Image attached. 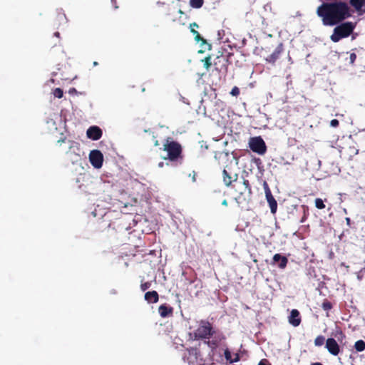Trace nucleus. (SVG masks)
<instances>
[{
  "label": "nucleus",
  "mask_w": 365,
  "mask_h": 365,
  "mask_svg": "<svg viewBox=\"0 0 365 365\" xmlns=\"http://www.w3.org/2000/svg\"><path fill=\"white\" fill-rule=\"evenodd\" d=\"M317 14L326 26L337 25L351 16L348 4L341 1L322 3L317 7Z\"/></svg>",
  "instance_id": "f257e3e1"
},
{
  "label": "nucleus",
  "mask_w": 365,
  "mask_h": 365,
  "mask_svg": "<svg viewBox=\"0 0 365 365\" xmlns=\"http://www.w3.org/2000/svg\"><path fill=\"white\" fill-rule=\"evenodd\" d=\"M195 339H208L205 343L212 349H216L224 339L220 331L215 330L212 324L207 320H201L199 327L192 333Z\"/></svg>",
  "instance_id": "f03ea898"
},
{
  "label": "nucleus",
  "mask_w": 365,
  "mask_h": 365,
  "mask_svg": "<svg viewBox=\"0 0 365 365\" xmlns=\"http://www.w3.org/2000/svg\"><path fill=\"white\" fill-rule=\"evenodd\" d=\"M335 26L333 33L330 36V39L334 43H337L342 38H347L353 34L356 26V22L344 21Z\"/></svg>",
  "instance_id": "7ed1b4c3"
},
{
  "label": "nucleus",
  "mask_w": 365,
  "mask_h": 365,
  "mask_svg": "<svg viewBox=\"0 0 365 365\" xmlns=\"http://www.w3.org/2000/svg\"><path fill=\"white\" fill-rule=\"evenodd\" d=\"M200 344L198 346L187 348L182 354V360L189 365H203L204 360L200 351Z\"/></svg>",
  "instance_id": "20e7f679"
},
{
  "label": "nucleus",
  "mask_w": 365,
  "mask_h": 365,
  "mask_svg": "<svg viewBox=\"0 0 365 365\" xmlns=\"http://www.w3.org/2000/svg\"><path fill=\"white\" fill-rule=\"evenodd\" d=\"M163 150L168 153V156L164 158V159H168L170 161H177L179 159H182L181 145L176 141L170 140L169 138L163 144Z\"/></svg>",
  "instance_id": "39448f33"
},
{
  "label": "nucleus",
  "mask_w": 365,
  "mask_h": 365,
  "mask_svg": "<svg viewBox=\"0 0 365 365\" xmlns=\"http://www.w3.org/2000/svg\"><path fill=\"white\" fill-rule=\"evenodd\" d=\"M235 191L239 193L235 197L238 204L248 202L251 200L252 190L248 180L243 179L242 182L239 184Z\"/></svg>",
  "instance_id": "423d86ee"
},
{
  "label": "nucleus",
  "mask_w": 365,
  "mask_h": 365,
  "mask_svg": "<svg viewBox=\"0 0 365 365\" xmlns=\"http://www.w3.org/2000/svg\"><path fill=\"white\" fill-rule=\"evenodd\" d=\"M249 145L250 149L253 152L257 153L259 155H263L267 150L265 143L263 140V139L259 136L251 138Z\"/></svg>",
  "instance_id": "0eeeda50"
},
{
  "label": "nucleus",
  "mask_w": 365,
  "mask_h": 365,
  "mask_svg": "<svg viewBox=\"0 0 365 365\" xmlns=\"http://www.w3.org/2000/svg\"><path fill=\"white\" fill-rule=\"evenodd\" d=\"M263 188L264 190L265 197L270 207L271 212L272 214H275L277 209V202L273 197L269 185L266 181L263 182Z\"/></svg>",
  "instance_id": "6e6552de"
},
{
  "label": "nucleus",
  "mask_w": 365,
  "mask_h": 365,
  "mask_svg": "<svg viewBox=\"0 0 365 365\" xmlns=\"http://www.w3.org/2000/svg\"><path fill=\"white\" fill-rule=\"evenodd\" d=\"M89 160L95 168H101L103 165V155L100 150H93L89 154Z\"/></svg>",
  "instance_id": "1a4fd4ad"
},
{
  "label": "nucleus",
  "mask_w": 365,
  "mask_h": 365,
  "mask_svg": "<svg viewBox=\"0 0 365 365\" xmlns=\"http://www.w3.org/2000/svg\"><path fill=\"white\" fill-rule=\"evenodd\" d=\"M326 348L333 356H337L340 352V346L334 338H329L327 339Z\"/></svg>",
  "instance_id": "9d476101"
},
{
  "label": "nucleus",
  "mask_w": 365,
  "mask_h": 365,
  "mask_svg": "<svg viewBox=\"0 0 365 365\" xmlns=\"http://www.w3.org/2000/svg\"><path fill=\"white\" fill-rule=\"evenodd\" d=\"M284 51V46L282 43H279L273 53L265 58V61L272 65L275 63L277 59H279L280 55Z\"/></svg>",
  "instance_id": "9b49d317"
},
{
  "label": "nucleus",
  "mask_w": 365,
  "mask_h": 365,
  "mask_svg": "<svg viewBox=\"0 0 365 365\" xmlns=\"http://www.w3.org/2000/svg\"><path fill=\"white\" fill-rule=\"evenodd\" d=\"M101 129L96 125L91 126L86 132L87 137L93 140H98L102 136Z\"/></svg>",
  "instance_id": "f8f14e48"
},
{
  "label": "nucleus",
  "mask_w": 365,
  "mask_h": 365,
  "mask_svg": "<svg viewBox=\"0 0 365 365\" xmlns=\"http://www.w3.org/2000/svg\"><path fill=\"white\" fill-rule=\"evenodd\" d=\"M272 260L273 261H272V264L273 265H275L277 264L278 267L280 269H284L287 267V263H288L287 257L285 256H282L280 254H275L273 256Z\"/></svg>",
  "instance_id": "ddd939ff"
},
{
  "label": "nucleus",
  "mask_w": 365,
  "mask_h": 365,
  "mask_svg": "<svg viewBox=\"0 0 365 365\" xmlns=\"http://www.w3.org/2000/svg\"><path fill=\"white\" fill-rule=\"evenodd\" d=\"M300 313L297 309H292L289 316V323L293 327H298L301 323Z\"/></svg>",
  "instance_id": "4468645a"
},
{
  "label": "nucleus",
  "mask_w": 365,
  "mask_h": 365,
  "mask_svg": "<svg viewBox=\"0 0 365 365\" xmlns=\"http://www.w3.org/2000/svg\"><path fill=\"white\" fill-rule=\"evenodd\" d=\"M349 4L359 14L365 13V0H349Z\"/></svg>",
  "instance_id": "2eb2a0df"
},
{
  "label": "nucleus",
  "mask_w": 365,
  "mask_h": 365,
  "mask_svg": "<svg viewBox=\"0 0 365 365\" xmlns=\"http://www.w3.org/2000/svg\"><path fill=\"white\" fill-rule=\"evenodd\" d=\"M158 312L161 317L165 318L167 317L172 316L173 308L164 304L159 307Z\"/></svg>",
  "instance_id": "dca6fc26"
},
{
  "label": "nucleus",
  "mask_w": 365,
  "mask_h": 365,
  "mask_svg": "<svg viewBox=\"0 0 365 365\" xmlns=\"http://www.w3.org/2000/svg\"><path fill=\"white\" fill-rule=\"evenodd\" d=\"M144 298L148 303H157L159 299V295L155 290L149 291L145 294Z\"/></svg>",
  "instance_id": "f3484780"
},
{
  "label": "nucleus",
  "mask_w": 365,
  "mask_h": 365,
  "mask_svg": "<svg viewBox=\"0 0 365 365\" xmlns=\"http://www.w3.org/2000/svg\"><path fill=\"white\" fill-rule=\"evenodd\" d=\"M223 181L227 186H230L233 181L237 180V175H235V178L231 176L226 169L222 171Z\"/></svg>",
  "instance_id": "a211bd4d"
},
{
  "label": "nucleus",
  "mask_w": 365,
  "mask_h": 365,
  "mask_svg": "<svg viewBox=\"0 0 365 365\" xmlns=\"http://www.w3.org/2000/svg\"><path fill=\"white\" fill-rule=\"evenodd\" d=\"M354 349L359 351H363L365 350V341L363 340H358L354 344Z\"/></svg>",
  "instance_id": "6ab92c4d"
},
{
  "label": "nucleus",
  "mask_w": 365,
  "mask_h": 365,
  "mask_svg": "<svg viewBox=\"0 0 365 365\" xmlns=\"http://www.w3.org/2000/svg\"><path fill=\"white\" fill-rule=\"evenodd\" d=\"M225 357L227 361L230 363H233L239 361L240 358L238 355H236V357L235 359H232V354L230 351L228 349H226L225 351Z\"/></svg>",
  "instance_id": "aec40b11"
},
{
  "label": "nucleus",
  "mask_w": 365,
  "mask_h": 365,
  "mask_svg": "<svg viewBox=\"0 0 365 365\" xmlns=\"http://www.w3.org/2000/svg\"><path fill=\"white\" fill-rule=\"evenodd\" d=\"M204 3L203 0H190V4L192 8L200 9Z\"/></svg>",
  "instance_id": "412c9836"
},
{
  "label": "nucleus",
  "mask_w": 365,
  "mask_h": 365,
  "mask_svg": "<svg viewBox=\"0 0 365 365\" xmlns=\"http://www.w3.org/2000/svg\"><path fill=\"white\" fill-rule=\"evenodd\" d=\"M195 40L197 41V42H200L201 41V45H204V44H207L208 46V48L209 49L211 48V44L208 43L207 42V41L205 39H204L202 37H201V36L200 35V34H196V35L195 36Z\"/></svg>",
  "instance_id": "4be33fe9"
},
{
  "label": "nucleus",
  "mask_w": 365,
  "mask_h": 365,
  "mask_svg": "<svg viewBox=\"0 0 365 365\" xmlns=\"http://www.w3.org/2000/svg\"><path fill=\"white\" fill-rule=\"evenodd\" d=\"M324 341H325L324 336L322 335H319V336H317L316 339H314V345L316 346H321L324 344Z\"/></svg>",
  "instance_id": "5701e85b"
},
{
  "label": "nucleus",
  "mask_w": 365,
  "mask_h": 365,
  "mask_svg": "<svg viewBox=\"0 0 365 365\" xmlns=\"http://www.w3.org/2000/svg\"><path fill=\"white\" fill-rule=\"evenodd\" d=\"M322 307L325 311H329L332 309V304L327 299H324L322 302Z\"/></svg>",
  "instance_id": "b1692460"
},
{
  "label": "nucleus",
  "mask_w": 365,
  "mask_h": 365,
  "mask_svg": "<svg viewBox=\"0 0 365 365\" xmlns=\"http://www.w3.org/2000/svg\"><path fill=\"white\" fill-rule=\"evenodd\" d=\"M302 207L303 209V214L304 215H303V217H302V219L300 220V222H304L307 220V217L309 215V208H308V207L307 205H302Z\"/></svg>",
  "instance_id": "393cba45"
},
{
  "label": "nucleus",
  "mask_w": 365,
  "mask_h": 365,
  "mask_svg": "<svg viewBox=\"0 0 365 365\" xmlns=\"http://www.w3.org/2000/svg\"><path fill=\"white\" fill-rule=\"evenodd\" d=\"M302 207L303 209V214L304 215H303V217H302V219L300 220V222H304L307 220V217L309 215V208H308V207L307 205H302Z\"/></svg>",
  "instance_id": "a878e982"
},
{
  "label": "nucleus",
  "mask_w": 365,
  "mask_h": 365,
  "mask_svg": "<svg viewBox=\"0 0 365 365\" xmlns=\"http://www.w3.org/2000/svg\"><path fill=\"white\" fill-rule=\"evenodd\" d=\"M202 61L204 62V67L207 70H209L212 65L211 56H208L205 57Z\"/></svg>",
  "instance_id": "bb28decb"
},
{
  "label": "nucleus",
  "mask_w": 365,
  "mask_h": 365,
  "mask_svg": "<svg viewBox=\"0 0 365 365\" xmlns=\"http://www.w3.org/2000/svg\"><path fill=\"white\" fill-rule=\"evenodd\" d=\"M315 206L319 210L325 208V205L321 198L315 199Z\"/></svg>",
  "instance_id": "cd10ccee"
},
{
  "label": "nucleus",
  "mask_w": 365,
  "mask_h": 365,
  "mask_svg": "<svg viewBox=\"0 0 365 365\" xmlns=\"http://www.w3.org/2000/svg\"><path fill=\"white\" fill-rule=\"evenodd\" d=\"M67 143H68L69 150H71L72 148H76L77 150H79L78 143L73 140H68Z\"/></svg>",
  "instance_id": "c85d7f7f"
},
{
  "label": "nucleus",
  "mask_w": 365,
  "mask_h": 365,
  "mask_svg": "<svg viewBox=\"0 0 365 365\" xmlns=\"http://www.w3.org/2000/svg\"><path fill=\"white\" fill-rule=\"evenodd\" d=\"M53 95L55 96V97H56L58 98H62L63 95V90L61 88H56L53 91Z\"/></svg>",
  "instance_id": "c756f323"
},
{
  "label": "nucleus",
  "mask_w": 365,
  "mask_h": 365,
  "mask_svg": "<svg viewBox=\"0 0 365 365\" xmlns=\"http://www.w3.org/2000/svg\"><path fill=\"white\" fill-rule=\"evenodd\" d=\"M230 94L233 96H238L240 95V89L237 86H234L230 91Z\"/></svg>",
  "instance_id": "7c9ffc66"
},
{
  "label": "nucleus",
  "mask_w": 365,
  "mask_h": 365,
  "mask_svg": "<svg viewBox=\"0 0 365 365\" xmlns=\"http://www.w3.org/2000/svg\"><path fill=\"white\" fill-rule=\"evenodd\" d=\"M150 285H151L150 282H146L145 283L141 284L140 289L142 291H145L150 288Z\"/></svg>",
  "instance_id": "2f4dec72"
},
{
  "label": "nucleus",
  "mask_w": 365,
  "mask_h": 365,
  "mask_svg": "<svg viewBox=\"0 0 365 365\" xmlns=\"http://www.w3.org/2000/svg\"><path fill=\"white\" fill-rule=\"evenodd\" d=\"M339 125V122L337 119H333L330 122V125L334 128L338 127Z\"/></svg>",
  "instance_id": "473e14b6"
},
{
  "label": "nucleus",
  "mask_w": 365,
  "mask_h": 365,
  "mask_svg": "<svg viewBox=\"0 0 365 365\" xmlns=\"http://www.w3.org/2000/svg\"><path fill=\"white\" fill-rule=\"evenodd\" d=\"M349 59H350V63L353 64L355 62L356 59V53H351L350 54Z\"/></svg>",
  "instance_id": "72a5a7b5"
},
{
  "label": "nucleus",
  "mask_w": 365,
  "mask_h": 365,
  "mask_svg": "<svg viewBox=\"0 0 365 365\" xmlns=\"http://www.w3.org/2000/svg\"><path fill=\"white\" fill-rule=\"evenodd\" d=\"M258 365H271V364L267 359H264L259 362Z\"/></svg>",
  "instance_id": "f704fd0d"
},
{
  "label": "nucleus",
  "mask_w": 365,
  "mask_h": 365,
  "mask_svg": "<svg viewBox=\"0 0 365 365\" xmlns=\"http://www.w3.org/2000/svg\"><path fill=\"white\" fill-rule=\"evenodd\" d=\"M66 138H62L57 141V143L61 145L62 143H66Z\"/></svg>",
  "instance_id": "c9c22d12"
},
{
  "label": "nucleus",
  "mask_w": 365,
  "mask_h": 365,
  "mask_svg": "<svg viewBox=\"0 0 365 365\" xmlns=\"http://www.w3.org/2000/svg\"><path fill=\"white\" fill-rule=\"evenodd\" d=\"M195 28H198V27H199V26H198V24H197V23L193 22V23H192V24H190V29H191V28L195 29Z\"/></svg>",
  "instance_id": "e433bc0d"
},
{
  "label": "nucleus",
  "mask_w": 365,
  "mask_h": 365,
  "mask_svg": "<svg viewBox=\"0 0 365 365\" xmlns=\"http://www.w3.org/2000/svg\"><path fill=\"white\" fill-rule=\"evenodd\" d=\"M345 220H346V225L349 227H351V219L349 217H346Z\"/></svg>",
  "instance_id": "4c0bfd02"
},
{
  "label": "nucleus",
  "mask_w": 365,
  "mask_h": 365,
  "mask_svg": "<svg viewBox=\"0 0 365 365\" xmlns=\"http://www.w3.org/2000/svg\"><path fill=\"white\" fill-rule=\"evenodd\" d=\"M192 180L193 182L196 181V173L195 171L192 172Z\"/></svg>",
  "instance_id": "58836bf2"
},
{
  "label": "nucleus",
  "mask_w": 365,
  "mask_h": 365,
  "mask_svg": "<svg viewBox=\"0 0 365 365\" xmlns=\"http://www.w3.org/2000/svg\"><path fill=\"white\" fill-rule=\"evenodd\" d=\"M190 32L193 34V35H196V34H198V31H197L195 29L193 28H191L190 29Z\"/></svg>",
  "instance_id": "ea45409f"
},
{
  "label": "nucleus",
  "mask_w": 365,
  "mask_h": 365,
  "mask_svg": "<svg viewBox=\"0 0 365 365\" xmlns=\"http://www.w3.org/2000/svg\"><path fill=\"white\" fill-rule=\"evenodd\" d=\"M222 204L223 205H225V206H227V200H224L222 201Z\"/></svg>",
  "instance_id": "a19ab883"
},
{
  "label": "nucleus",
  "mask_w": 365,
  "mask_h": 365,
  "mask_svg": "<svg viewBox=\"0 0 365 365\" xmlns=\"http://www.w3.org/2000/svg\"><path fill=\"white\" fill-rule=\"evenodd\" d=\"M54 36H56V37H58V38H59V36H60V34H59V32H58V31L55 32V33H54Z\"/></svg>",
  "instance_id": "79ce46f5"
},
{
  "label": "nucleus",
  "mask_w": 365,
  "mask_h": 365,
  "mask_svg": "<svg viewBox=\"0 0 365 365\" xmlns=\"http://www.w3.org/2000/svg\"><path fill=\"white\" fill-rule=\"evenodd\" d=\"M311 365H323V364L319 362H315V363H312Z\"/></svg>",
  "instance_id": "37998d69"
},
{
  "label": "nucleus",
  "mask_w": 365,
  "mask_h": 365,
  "mask_svg": "<svg viewBox=\"0 0 365 365\" xmlns=\"http://www.w3.org/2000/svg\"><path fill=\"white\" fill-rule=\"evenodd\" d=\"M155 146L159 145V143H158V140H156V141L155 142Z\"/></svg>",
  "instance_id": "c03bdc74"
},
{
  "label": "nucleus",
  "mask_w": 365,
  "mask_h": 365,
  "mask_svg": "<svg viewBox=\"0 0 365 365\" xmlns=\"http://www.w3.org/2000/svg\"><path fill=\"white\" fill-rule=\"evenodd\" d=\"M97 65H98V62L94 61V62H93V66H97Z\"/></svg>",
  "instance_id": "a18cd8bd"
},
{
  "label": "nucleus",
  "mask_w": 365,
  "mask_h": 365,
  "mask_svg": "<svg viewBox=\"0 0 365 365\" xmlns=\"http://www.w3.org/2000/svg\"><path fill=\"white\" fill-rule=\"evenodd\" d=\"M163 163H159V166H160V167H162V166H163Z\"/></svg>",
  "instance_id": "49530a36"
},
{
  "label": "nucleus",
  "mask_w": 365,
  "mask_h": 365,
  "mask_svg": "<svg viewBox=\"0 0 365 365\" xmlns=\"http://www.w3.org/2000/svg\"><path fill=\"white\" fill-rule=\"evenodd\" d=\"M180 14H182V11L181 10H179Z\"/></svg>",
  "instance_id": "de8ad7c7"
},
{
  "label": "nucleus",
  "mask_w": 365,
  "mask_h": 365,
  "mask_svg": "<svg viewBox=\"0 0 365 365\" xmlns=\"http://www.w3.org/2000/svg\"><path fill=\"white\" fill-rule=\"evenodd\" d=\"M112 1H113V3H115V0H112Z\"/></svg>",
  "instance_id": "09e8293b"
}]
</instances>
